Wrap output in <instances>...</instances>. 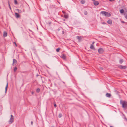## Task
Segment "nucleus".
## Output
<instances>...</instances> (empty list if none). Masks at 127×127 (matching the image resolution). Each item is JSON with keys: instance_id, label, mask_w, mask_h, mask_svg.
<instances>
[{"instance_id": "nucleus-1", "label": "nucleus", "mask_w": 127, "mask_h": 127, "mask_svg": "<svg viewBox=\"0 0 127 127\" xmlns=\"http://www.w3.org/2000/svg\"><path fill=\"white\" fill-rule=\"evenodd\" d=\"M120 104L122 105V107L123 108H127V102L125 101H120Z\"/></svg>"}, {"instance_id": "nucleus-2", "label": "nucleus", "mask_w": 127, "mask_h": 127, "mask_svg": "<svg viewBox=\"0 0 127 127\" xmlns=\"http://www.w3.org/2000/svg\"><path fill=\"white\" fill-rule=\"evenodd\" d=\"M101 13L106 16L110 17L111 16L110 13L107 12L102 11L101 12Z\"/></svg>"}, {"instance_id": "nucleus-3", "label": "nucleus", "mask_w": 127, "mask_h": 127, "mask_svg": "<svg viewBox=\"0 0 127 127\" xmlns=\"http://www.w3.org/2000/svg\"><path fill=\"white\" fill-rule=\"evenodd\" d=\"M14 118H10V120L8 121V123L9 124H12L14 121Z\"/></svg>"}, {"instance_id": "nucleus-4", "label": "nucleus", "mask_w": 127, "mask_h": 127, "mask_svg": "<svg viewBox=\"0 0 127 127\" xmlns=\"http://www.w3.org/2000/svg\"><path fill=\"white\" fill-rule=\"evenodd\" d=\"M98 52L99 54H102L103 52V50L102 48H100L98 49Z\"/></svg>"}, {"instance_id": "nucleus-5", "label": "nucleus", "mask_w": 127, "mask_h": 127, "mask_svg": "<svg viewBox=\"0 0 127 127\" xmlns=\"http://www.w3.org/2000/svg\"><path fill=\"white\" fill-rule=\"evenodd\" d=\"M17 63V60L15 59H13V63L12 65L13 66L15 65Z\"/></svg>"}, {"instance_id": "nucleus-6", "label": "nucleus", "mask_w": 127, "mask_h": 127, "mask_svg": "<svg viewBox=\"0 0 127 127\" xmlns=\"http://www.w3.org/2000/svg\"><path fill=\"white\" fill-rule=\"evenodd\" d=\"M94 4L95 6H97L99 4V3L98 1H95L94 2Z\"/></svg>"}, {"instance_id": "nucleus-7", "label": "nucleus", "mask_w": 127, "mask_h": 127, "mask_svg": "<svg viewBox=\"0 0 127 127\" xmlns=\"http://www.w3.org/2000/svg\"><path fill=\"white\" fill-rule=\"evenodd\" d=\"M119 67L121 69H125L126 68V67L125 66H123L120 65L119 66Z\"/></svg>"}, {"instance_id": "nucleus-8", "label": "nucleus", "mask_w": 127, "mask_h": 127, "mask_svg": "<svg viewBox=\"0 0 127 127\" xmlns=\"http://www.w3.org/2000/svg\"><path fill=\"white\" fill-rule=\"evenodd\" d=\"M77 38L79 40V41H81L82 40V38L81 36H78L77 37Z\"/></svg>"}, {"instance_id": "nucleus-9", "label": "nucleus", "mask_w": 127, "mask_h": 127, "mask_svg": "<svg viewBox=\"0 0 127 127\" xmlns=\"http://www.w3.org/2000/svg\"><path fill=\"white\" fill-rule=\"evenodd\" d=\"M3 36L4 37H6L7 36V33L6 31L4 32Z\"/></svg>"}, {"instance_id": "nucleus-10", "label": "nucleus", "mask_w": 127, "mask_h": 127, "mask_svg": "<svg viewBox=\"0 0 127 127\" xmlns=\"http://www.w3.org/2000/svg\"><path fill=\"white\" fill-rule=\"evenodd\" d=\"M15 17L16 18H19L20 17V15L18 13H15Z\"/></svg>"}, {"instance_id": "nucleus-11", "label": "nucleus", "mask_w": 127, "mask_h": 127, "mask_svg": "<svg viewBox=\"0 0 127 127\" xmlns=\"http://www.w3.org/2000/svg\"><path fill=\"white\" fill-rule=\"evenodd\" d=\"M106 97H111V95L110 94L108 93H107L106 94Z\"/></svg>"}, {"instance_id": "nucleus-12", "label": "nucleus", "mask_w": 127, "mask_h": 127, "mask_svg": "<svg viewBox=\"0 0 127 127\" xmlns=\"http://www.w3.org/2000/svg\"><path fill=\"white\" fill-rule=\"evenodd\" d=\"M107 23L109 24H111L112 23V21L111 20H109L107 21Z\"/></svg>"}, {"instance_id": "nucleus-13", "label": "nucleus", "mask_w": 127, "mask_h": 127, "mask_svg": "<svg viewBox=\"0 0 127 127\" xmlns=\"http://www.w3.org/2000/svg\"><path fill=\"white\" fill-rule=\"evenodd\" d=\"M62 55V58H63V59H66V56L63 54Z\"/></svg>"}, {"instance_id": "nucleus-14", "label": "nucleus", "mask_w": 127, "mask_h": 127, "mask_svg": "<svg viewBox=\"0 0 127 127\" xmlns=\"http://www.w3.org/2000/svg\"><path fill=\"white\" fill-rule=\"evenodd\" d=\"M90 48L91 49H95L93 45V44L91 45H90Z\"/></svg>"}, {"instance_id": "nucleus-15", "label": "nucleus", "mask_w": 127, "mask_h": 127, "mask_svg": "<svg viewBox=\"0 0 127 127\" xmlns=\"http://www.w3.org/2000/svg\"><path fill=\"white\" fill-rule=\"evenodd\" d=\"M8 82H7V84H6V87L5 88V93L6 92L7 88L8 87Z\"/></svg>"}, {"instance_id": "nucleus-16", "label": "nucleus", "mask_w": 127, "mask_h": 127, "mask_svg": "<svg viewBox=\"0 0 127 127\" xmlns=\"http://www.w3.org/2000/svg\"><path fill=\"white\" fill-rule=\"evenodd\" d=\"M120 12L121 13L123 14L124 13V11L123 9H122L120 10Z\"/></svg>"}, {"instance_id": "nucleus-17", "label": "nucleus", "mask_w": 127, "mask_h": 127, "mask_svg": "<svg viewBox=\"0 0 127 127\" xmlns=\"http://www.w3.org/2000/svg\"><path fill=\"white\" fill-rule=\"evenodd\" d=\"M84 13L85 15H86L88 14V12L87 11H84Z\"/></svg>"}, {"instance_id": "nucleus-18", "label": "nucleus", "mask_w": 127, "mask_h": 127, "mask_svg": "<svg viewBox=\"0 0 127 127\" xmlns=\"http://www.w3.org/2000/svg\"><path fill=\"white\" fill-rule=\"evenodd\" d=\"M119 62L121 64L123 62V60L122 59H121L119 60Z\"/></svg>"}, {"instance_id": "nucleus-19", "label": "nucleus", "mask_w": 127, "mask_h": 127, "mask_svg": "<svg viewBox=\"0 0 127 127\" xmlns=\"http://www.w3.org/2000/svg\"><path fill=\"white\" fill-rule=\"evenodd\" d=\"M40 90L39 88H37L36 90V92L37 93H39L40 91Z\"/></svg>"}, {"instance_id": "nucleus-20", "label": "nucleus", "mask_w": 127, "mask_h": 127, "mask_svg": "<svg viewBox=\"0 0 127 127\" xmlns=\"http://www.w3.org/2000/svg\"><path fill=\"white\" fill-rule=\"evenodd\" d=\"M17 69V68L16 67H15L14 69V72H15L16 71Z\"/></svg>"}, {"instance_id": "nucleus-21", "label": "nucleus", "mask_w": 127, "mask_h": 127, "mask_svg": "<svg viewBox=\"0 0 127 127\" xmlns=\"http://www.w3.org/2000/svg\"><path fill=\"white\" fill-rule=\"evenodd\" d=\"M85 2V1L84 0H82L81 1V3L82 4H84Z\"/></svg>"}, {"instance_id": "nucleus-22", "label": "nucleus", "mask_w": 127, "mask_h": 127, "mask_svg": "<svg viewBox=\"0 0 127 127\" xmlns=\"http://www.w3.org/2000/svg\"><path fill=\"white\" fill-rule=\"evenodd\" d=\"M17 10L18 11V12L19 13H21L22 12L21 10H19V9H17Z\"/></svg>"}, {"instance_id": "nucleus-23", "label": "nucleus", "mask_w": 127, "mask_h": 127, "mask_svg": "<svg viewBox=\"0 0 127 127\" xmlns=\"http://www.w3.org/2000/svg\"><path fill=\"white\" fill-rule=\"evenodd\" d=\"M14 3L16 4H17V1L16 0H14Z\"/></svg>"}, {"instance_id": "nucleus-24", "label": "nucleus", "mask_w": 127, "mask_h": 127, "mask_svg": "<svg viewBox=\"0 0 127 127\" xmlns=\"http://www.w3.org/2000/svg\"><path fill=\"white\" fill-rule=\"evenodd\" d=\"M60 50V49L59 48H58L56 49V51L57 52H59Z\"/></svg>"}, {"instance_id": "nucleus-25", "label": "nucleus", "mask_w": 127, "mask_h": 127, "mask_svg": "<svg viewBox=\"0 0 127 127\" xmlns=\"http://www.w3.org/2000/svg\"><path fill=\"white\" fill-rule=\"evenodd\" d=\"M62 116V115L61 114H60L59 115V118H60Z\"/></svg>"}, {"instance_id": "nucleus-26", "label": "nucleus", "mask_w": 127, "mask_h": 127, "mask_svg": "<svg viewBox=\"0 0 127 127\" xmlns=\"http://www.w3.org/2000/svg\"><path fill=\"white\" fill-rule=\"evenodd\" d=\"M125 18L126 19H127V13L125 15Z\"/></svg>"}, {"instance_id": "nucleus-27", "label": "nucleus", "mask_w": 127, "mask_h": 127, "mask_svg": "<svg viewBox=\"0 0 127 127\" xmlns=\"http://www.w3.org/2000/svg\"><path fill=\"white\" fill-rule=\"evenodd\" d=\"M8 4H9V8H10V10H11V7H10V4H9V2L8 3Z\"/></svg>"}, {"instance_id": "nucleus-28", "label": "nucleus", "mask_w": 127, "mask_h": 127, "mask_svg": "<svg viewBox=\"0 0 127 127\" xmlns=\"http://www.w3.org/2000/svg\"><path fill=\"white\" fill-rule=\"evenodd\" d=\"M31 125H33V122L32 121L31 122Z\"/></svg>"}, {"instance_id": "nucleus-29", "label": "nucleus", "mask_w": 127, "mask_h": 127, "mask_svg": "<svg viewBox=\"0 0 127 127\" xmlns=\"http://www.w3.org/2000/svg\"><path fill=\"white\" fill-rule=\"evenodd\" d=\"M54 106L55 107H56V105L55 103L54 104Z\"/></svg>"}, {"instance_id": "nucleus-30", "label": "nucleus", "mask_w": 127, "mask_h": 127, "mask_svg": "<svg viewBox=\"0 0 127 127\" xmlns=\"http://www.w3.org/2000/svg\"><path fill=\"white\" fill-rule=\"evenodd\" d=\"M11 117L10 118H14V117L12 115H11Z\"/></svg>"}, {"instance_id": "nucleus-31", "label": "nucleus", "mask_w": 127, "mask_h": 127, "mask_svg": "<svg viewBox=\"0 0 127 127\" xmlns=\"http://www.w3.org/2000/svg\"><path fill=\"white\" fill-rule=\"evenodd\" d=\"M65 17L66 18H67V16L66 15H65Z\"/></svg>"}, {"instance_id": "nucleus-32", "label": "nucleus", "mask_w": 127, "mask_h": 127, "mask_svg": "<svg viewBox=\"0 0 127 127\" xmlns=\"http://www.w3.org/2000/svg\"><path fill=\"white\" fill-rule=\"evenodd\" d=\"M62 34H64V31H62Z\"/></svg>"}, {"instance_id": "nucleus-33", "label": "nucleus", "mask_w": 127, "mask_h": 127, "mask_svg": "<svg viewBox=\"0 0 127 127\" xmlns=\"http://www.w3.org/2000/svg\"><path fill=\"white\" fill-rule=\"evenodd\" d=\"M109 1L111 2H112L114 0H109Z\"/></svg>"}, {"instance_id": "nucleus-34", "label": "nucleus", "mask_w": 127, "mask_h": 127, "mask_svg": "<svg viewBox=\"0 0 127 127\" xmlns=\"http://www.w3.org/2000/svg\"><path fill=\"white\" fill-rule=\"evenodd\" d=\"M125 12V13H126L127 12V10H126L124 11V12Z\"/></svg>"}, {"instance_id": "nucleus-35", "label": "nucleus", "mask_w": 127, "mask_h": 127, "mask_svg": "<svg viewBox=\"0 0 127 127\" xmlns=\"http://www.w3.org/2000/svg\"><path fill=\"white\" fill-rule=\"evenodd\" d=\"M14 43L15 44L16 46H17V45H16V43L15 42H14Z\"/></svg>"}, {"instance_id": "nucleus-36", "label": "nucleus", "mask_w": 127, "mask_h": 127, "mask_svg": "<svg viewBox=\"0 0 127 127\" xmlns=\"http://www.w3.org/2000/svg\"><path fill=\"white\" fill-rule=\"evenodd\" d=\"M121 22L122 23H125V22L123 21H121Z\"/></svg>"}, {"instance_id": "nucleus-37", "label": "nucleus", "mask_w": 127, "mask_h": 127, "mask_svg": "<svg viewBox=\"0 0 127 127\" xmlns=\"http://www.w3.org/2000/svg\"><path fill=\"white\" fill-rule=\"evenodd\" d=\"M94 43H95L94 42H93V43H92V44H93H93H94Z\"/></svg>"}, {"instance_id": "nucleus-38", "label": "nucleus", "mask_w": 127, "mask_h": 127, "mask_svg": "<svg viewBox=\"0 0 127 127\" xmlns=\"http://www.w3.org/2000/svg\"><path fill=\"white\" fill-rule=\"evenodd\" d=\"M105 23H104V22H103L102 24H105Z\"/></svg>"}, {"instance_id": "nucleus-39", "label": "nucleus", "mask_w": 127, "mask_h": 127, "mask_svg": "<svg viewBox=\"0 0 127 127\" xmlns=\"http://www.w3.org/2000/svg\"><path fill=\"white\" fill-rule=\"evenodd\" d=\"M91 0L93 1H95L96 0Z\"/></svg>"}, {"instance_id": "nucleus-40", "label": "nucleus", "mask_w": 127, "mask_h": 127, "mask_svg": "<svg viewBox=\"0 0 127 127\" xmlns=\"http://www.w3.org/2000/svg\"><path fill=\"white\" fill-rule=\"evenodd\" d=\"M110 127H113L112 126H110Z\"/></svg>"}, {"instance_id": "nucleus-41", "label": "nucleus", "mask_w": 127, "mask_h": 127, "mask_svg": "<svg viewBox=\"0 0 127 127\" xmlns=\"http://www.w3.org/2000/svg\"><path fill=\"white\" fill-rule=\"evenodd\" d=\"M125 119H126V120L127 121V119H126V118H125Z\"/></svg>"}, {"instance_id": "nucleus-42", "label": "nucleus", "mask_w": 127, "mask_h": 127, "mask_svg": "<svg viewBox=\"0 0 127 127\" xmlns=\"http://www.w3.org/2000/svg\"><path fill=\"white\" fill-rule=\"evenodd\" d=\"M63 13H64V12H63Z\"/></svg>"}, {"instance_id": "nucleus-43", "label": "nucleus", "mask_w": 127, "mask_h": 127, "mask_svg": "<svg viewBox=\"0 0 127 127\" xmlns=\"http://www.w3.org/2000/svg\"><path fill=\"white\" fill-rule=\"evenodd\" d=\"M54 127L53 126H52V127Z\"/></svg>"}]
</instances>
